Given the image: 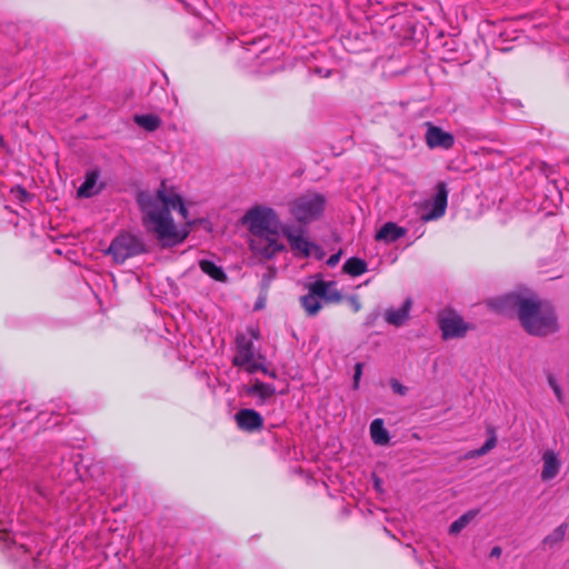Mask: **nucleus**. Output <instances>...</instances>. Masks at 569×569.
<instances>
[{
    "mask_svg": "<svg viewBox=\"0 0 569 569\" xmlns=\"http://www.w3.org/2000/svg\"><path fill=\"white\" fill-rule=\"evenodd\" d=\"M137 201L143 213V226L162 246H176L187 238L188 230L178 228L170 213L171 210H178L182 219H188V210L173 187L162 181L156 194L140 192Z\"/></svg>",
    "mask_w": 569,
    "mask_h": 569,
    "instance_id": "obj_1",
    "label": "nucleus"
},
{
    "mask_svg": "<svg viewBox=\"0 0 569 569\" xmlns=\"http://www.w3.org/2000/svg\"><path fill=\"white\" fill-rule=\"evenodd\" d=\"M490 308L502 315L517 311L525 330L533 336H548L559 330L551 303L536 297L510 293L489 301Z\"/></svg>",
    "mask_w": 569,
    "mask_h": 569,
    "instance_id": "obj_2",
    "label": "nucleus"
},
{
    "mask_svg": "<svg viewBox=\"0 0 569 569\" xmlns=\"http://www.w3.org/2000/svg\"><path fill=\"white\" fill-rule=\"evenodd\" d=\"M242 220L251 234L250 249L253 254L269 260L287 251V244L281 239L283 223L272 208L256 206L246 212Z\"/></svg>",
    "mask_w": 569,
    "mask_h": 569,
    "instance_id": "obj_3",
    "label": "nucleus"
},
{
    "mask_svg": "<svg viewBox=\"0 0 569 569\" xmlns=\"http://www.w3.org/2000/svg\"><path fill=\"white\" fill-rule=\"evenodd\" d=\"M327 198L316 191L303 192L288 202L291 217L301 226L319 220L326 209Z\"/></svg>",
    "mask_w": 569,
    "mask_h": 569,
    "instance_id": "obj_4",
    "label": "nucleus"
},
{
    "mask_svg": "<svg viewBox=\"0 0 569 569\" xmlns=\"http://www.w3.org/2000/svg\"><path fill=\"white\" fill-rule=\"evenodd\" d=\"M288 241L290 250L297 258H309L315 253L320 258L318 253L321 251L319 246L312 242L307 237V231L301 227H295L292 224L281 226V239Z\"/></svg>",
    "mask_w": 569,
    "mask_h": 569,
    "instance_id": "obj_5",
    "label": "nucleus"
},
{
    "mask_svg": "<svg viewBox=\"0 0 569 569\" xmlns=\"http://www.w3.org/2000/svg\"><path fill=\"white\" fill-rule=\"evenodd\" d=\"M144 251L143 241L131 233L119 234L112 240L108 248V253L111 254L113 260L118 263H122L128 258L138 256Z\"/></svg>",
    "mask_w": 569,
    "mask_h": 569,
    "instance_id": "obj_6",
    "label": "nucleus"
},
{
    "mask_svg": "<svg viewBox=\"0 0 569 569\" xmlns=\"http://www.w3.org/2000/svg\"><path fill=\"white\" fill-rule=\"evenodd\" d=\"M237 352L233 366L243 368L248 373L266 372V368L257 361L253 342L244 335H238L236 339Z\"/></svg>",
    "mask_w": 569,
    "mask_h": 569,
    "instance_id": "obj_7",
    "label": "nucleus"
},
{
    "mask_svg": "<svg viewBox=\"0 0 569 569\" xmlns=\"http://www.w3.org/2000/svg\"><path fill=\"white\" fill-rule=\"evenodd\" d=\"M439 328L446 340L462 338L471 329L470 325L453 311H446L439 316Z\"/></svg>",
    "mask_w": 569,
    "mask_h": 569,
    "instance_id": "obj_8",
    "label": "nucleus"
},
{
    "mask_svg": "<svg viewBox=\"0 0 569 569\" xmlns=\"http://www.w3.org/2000/svg\"><path fill=\"white\" fill-rule=\"evenodd\" d=\"M426 143L430 149H445L448 150L455 144V137L440 127L427 123Z\"/></svg>",
    "mask_w": 569,
    "mask_h": 569,
    "instance_id": "obj_9",
    "label": "nucleus"
},
{
    "mask_svg": "<svg viewBox=\"0 0 569 569\" xmlns=\"http://www.w3.org/2000/svg\"><path fill=\"white\" fill-rule=\"evenodd\" d=\"M448 190L445 183H439L437 187V193L431 200V210L421 214L423 222L437 220L441 218L447 209Z\"/></svg>",
    "mask_w": 569,
    "mask_h": 569,
    "instance_id": "obj_10",
    "label": "nucleus"
},
{
    "mask_svg": "<svg viewBox=\"0 0 569 569\" xmlns=\"http://www.w3.org/2000/svg\"><path fill=\"white\" fill-rule=\"evenodd\" d=\"M236 421L241 430L253 432L263 426L262 416L253 409H241L236 413Z\"/></svg>",
    "mask_w": 569,
    "mask_h": 569,
    "instance_id": "obj_11",
    "label": "nucleus"
},
{
    "mask_svg": "<svg viewBox=\"0 0 569 569\" xmlns=\"http://www.w3.org/2000/svg\"><path fill=\"white\" fill-rule=\"evenodd\" d=\"M542 469L540 473V478L542 481H550L555 479L561 468V460L559 455L551 449H547L543 451L542 457Z\"/></svg>",
    "mask_w": 569,
    "mask_h": 569,
    "instance_id": "obj_12",
    "label": "nucleus"
},
{
    "mask_svg": "<svg viewBox=\"0 0 569 569\" xmlns=\"http://www.w3.org/2000/svg\"><path fill=\"white\" fill-rule=\"evenodd\" d=\"M313 283V293L320 296L326 302H339L342 299L341 292L337 289L336 281L316 280Z\"/></svg>",
    "mask_w": 569,
    "mask_h": 569,
    "instance_id": "obj_13",
    "label": "nucleus"
},
{
    "mask_svg": "<svg viewBox=\"0 0 569 569\" xmlns=\"http://www.w3.org/2000/svg\"><path fill=\"white\" fill-rule=\"evenodd\" d=\"M300 305L308 316H316L322 308L321 298L313 293V283L308 286V293L300 298Z\"/></svg>",
    "mask_w": 569,
    "mask_h": 569,
    "instance_id": "obj_14",
    "label": "nucleus"
},
{
    "mask_svg": "<svg viewBox=\"0 0 569 569\" xmlns=\"http://www.w3.org/2000/svg\"><path fill=\"white\" fill-rule=\"evenodd\" d=\"M410 308L411 301L406 300L400 308L387 310L385 319L388 323L399 327L409 318Z\"/></svg>",
    "mask_w": 569,
    "mask_h": 569,
    "instance_id": "obj_15",
    "label": "nucleus"
},
{
    "mask_svg": "<svg viewBox=\"0 0 569 569\" xmlns=\"http://www.w3.org/2000/svg\"><path fill=\"white\" fill-rule=\"evenodd\" d=\"M406 234V229L398 227L393 222L385 223L378 231L377 240H383L386 242H393Z\"/></svg>",
    "mask_w": 569,
    "mask_h": 569,
    "instance_id": "obj_16",
    "label": "nucleus"
},
{
    "mask_svg": "<svg viewBox=\"0 0 569 569\" xmlns=\"http://www.w3.org/2000/svg\"><path fill=\"white\" fill-rule=\"evenodd\" d=\"M99 173L97 171H90L86 174L84 182L78 189V196L81 198H90L100 191L98 186Z\"/></svg>",
    "mask_w": 569,
    "mask_h": 569,
    "instance_id": "obj_17",
    "label": "nucleus"
},
{
    "mask_svg": "<svg viewBox=\"0 0 569 569\" xmlns=\"http://www.w3.org/2000/svg\"><path fill=\"white\" fill-rule=\"evenodd\" d=\"M370 436L372 441L378 446H386L390 441L388 430L383 427V420L377 418L370 423Z\"/></svg>",
    "mask_w": 569,
    "mask_h": 569,
    "instance_id": "obj_18",
    "label": "nucleus"
},
{
    "mask_svg": "<svg viewBox=\"0 0 569 569\" xmlns=\"http://www.w3.org/2000/svg\"><path fill=\"white\" fill-rule=\"evenodd\" d=\"M274 387L256 380L250 387L247 389V393L251 396L259 397L261 402H264L267 399L271 398L274 395Z\"/></svg>",
    "mask_w": 569,
    "mask_h": 569,
    "instance_id": "obj_19",
    "label": "nucleus"
},
{
    "mask_svg": "<svg viewBox=\"0 0 569 569\" xmlns=\"http://www.w3.org/2000/svg\"><path fill=\"white\" fill-rule=\"evenodd\" d=\"M199 267L209 277L217 281L224 282L227 280V274L223 271V269L219 266H217L213 261L202 259L199 261Z\"/></svg>",
    "mask_w": 569,
    "mask_h": 569,
    "instance_id": "obj_20",
    "label": "nucleus"
},
{
    "mask_svg": "<svg viewBox=\"0 0 569 569\" xmlns=\"http://www.w3.org/2000/svg\"><path fill=\"white\" fill-rule=\"evenodd\" d=\"M342 270L351 277H358L368 270V266L365 260L352 257L343 263Z\"/></svg>",
    "mask_w": 569,
    "mask_h": 569,
    "instance_id": "obj_21",
    "label": "nucleus"
},
{
    "mask_svg": "<svg viewBox=\"0 0 569 569\" xmlns=\"http://www.w3.org/2000/svg\"><path fill=\"white\" fill-rule=\"evenodd\" d=\"M488 433H489V438L486 440V442L482 445V447H480L479 449H476V450H471L466 453L465 457L467 459L485 456L497 446V436H496L493 428H489Z\"/></svg>",
    "mask_w": 569,
    "mask_h": 569,
    "instance_id": "obj_22",
    "label": "nucleus"
},
{
    "mask_svg": "<svg viewBox=\"0 0 569 569\" xmlns=\"http://www.w3.org/2000/svg\"><path fill=\"white\" fill-rule=\"evenodd\" d=\"M134 122L147 131L152 132L160 127L161 120L154 114H140L134 117Z\"/></svg>",
    "mask_w": 569,
    "mask_h": 569,
    "instance_id": "obj_23",
    "label": "nucleus"
},
{
    "mask_svg": "<svg viewBox=\"0 0 569 569\" xmlns=\"http://www.w3.org/2000/svg\"><path fill=\"white\" fill-rule=\"evenodd\" d=\"M478 515V510H470L462 516H460L457 520H455L449 528V532L452 535L459 533L467 525L476 518Z\"/></svg>",
    "mask_w": 569,
    "mask_h": 569,
    "instance_id": "obj_24",
    "label": "nucleus"
},
{
    "mask_svg": "<svg viewBox=\"0 0 569 569\" xmlns=\"http://www.w3.org/2000/svg\"><path fill=\"white\" fill-rule=\"evenodd\" d=\"M566 531L567 525L562 523L558 526L550 535L543 539V543L552 546L553 543L560 542L565 538Z\"/></svg>",
    "mask_w": 569,
    "mask_h": 569,
    "instance_id": "obj_25",
    "label": "nucleus"
},
{
    "mask_svg": "<svg viewBox=\"0 0 569 569\" xmlns=\"http://www.w3.org/2000/svg\"><path fill=\"white\" fill-rule=\"evenodd\" d=\"M547 381H548L549 387L552 389L557 400L560 403H563L565 396H563L562 389H561L557 378L552 373H548Z\"/></svg>",
    "mask_w": 569,
    "mask_h": 569,
    "instance_id": "obj_26",
    "label": "nucleus"
},
{
    "mask_svg": "<svg viewBox=\"0 0 569 569\" xmlns=\"http://www.w3.org/2000/svg\"><path fill=\"white\" fill-rule=\"evenodd\" d=\"M12 194L14 198H17L19 201L24 202L29 198V193L20 186H17L11 189Z\"/></svg>",
    "mask_w": 569,
    "mask_h": 569,
    "instance_id": "obj_27",
    "label": "nucleus"
},
{
    "mask_svg": "<svg viewBox=\"0 0 569 569\" xmlns=\"http://www.w3.org/2000/svg\"><path fill=\"white\" fill-rule=\"evenodd\" d=\"M390 386L396 393L401 395V396H405L408 391V388L406 386L401 385L397 379H392L390 381Z\"/></svg>",
    "mask_w": 569,
    "mask_h": 569,
    "instance_id": "obj_28",
    "label": "nucleus"
},
{
    "mask_svg": "<svg viewBox=\"0 0 569 569\" xmlns=\"http://www.w3.org/2000/svg\"><path fill=\"white\" fill-rule=\"evenodd\" d=\"M361 375H362V363L358 362L355 367V373H353V387L355 388H358Z\"/></svg>",
    "mask_w": 569,
    "mask_h": 569,
    "instance_id": "obj_29",
    "label": "nucleus"
},
{
    "mask_svg": "<svg viewBox=\"0 0 569 569\" xmlns=\"http://www.w3.org/2000/svg\"><path fill=\"white\" fill-rule=\"evenodd\" d=\"M348 301L355 312H358L361 309V302L356 296L350 297Z\"/></svg>",
    "mask_w": 569,
    "mask_h": 569,
    "instance_id": "obj_30",
    "label": "nucleus"
},
{
    "mask_svg": "<svg viewBox=\"0 0 569 569\" xmlns=\"http://www.w3.org/2000/svg\"><path fill=\"white\" fill-rule=\"evenodd\" d=\"M340 257H341V252H337V253H333L331 254L328 260H327V264L329 267H335L339 263L340 261Z\"/></svg>",
    "mask_w": 569,
    "mask_h": 569,
    "instance_id": "obj_31",
    "label": "nucleus"
},
{
    "mask_svg": "<svg viewBox=\"0 0 569 569\" xmlns=\"http://www.w3.org/2000/svg\"><path fill=\"white\" fill-rule=\"evenodd\" d=\"M501 555V548L500 547H493L490 552V557L498 558Z\"/></svg>",
    "mask_w": 569,
    "mask_h": 569,
    "instance_id": "obj_32",
    "label": "nucleus"
}]
</instances>
